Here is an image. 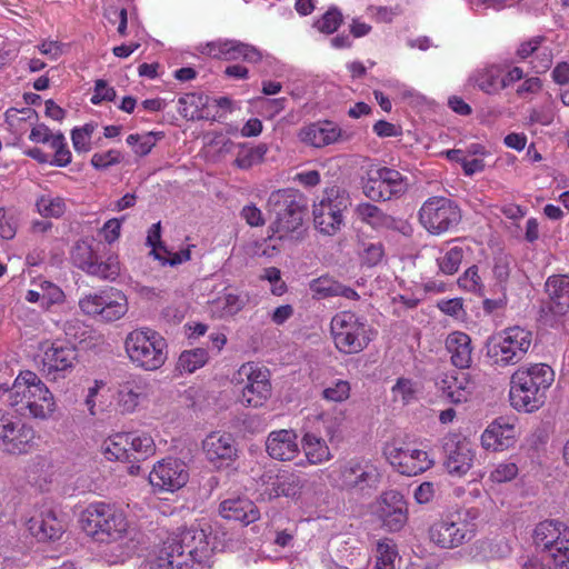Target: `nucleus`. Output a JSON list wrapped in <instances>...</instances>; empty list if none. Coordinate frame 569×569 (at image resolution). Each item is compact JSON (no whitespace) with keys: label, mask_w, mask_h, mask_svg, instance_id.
<instances>
[{"label":"nucleus","mask_w":569,"mask_h":569,"mask_svg":"<svg viewBox=\"0 0 569 569\" xmlns=\"http://www.w3.org/2000/svg\"><path fill=\"white\" fill-rule=\"evenodd\" d=\"M83 530L94 541L117 545L119 553L114 562H123L136 551L139 530L130 515L129 506L113 502L94 501L89 503L81 515Z\"/></svg>","instance_id":"obj_1"},{"label":"nucleus","mask_w":569,"mask_h":569,"mask_svg":"<svg viewBox=\"0 0 569 569\" xmlns=\"http://www.w3.org/2000/svg\"><path fill=\"white\" fill-rule=\"evenodd\" d=\"M214 549L211 527L208 523L190 528L167 537L158 547L150 569H183L194 563L208 562Z\"/></svg>","instance_id":"obj_2"},{"label":"nucleus","mask_w":569,"mask_h":569,"mask_svg":"<svg viewBox=\"0 0 569 569\" xmlns=\"http://www.w3.org/2000/svg\"><path fill=\"white\" fill-rule=\"evenodd\" d=\"M8 393V403L21 416L37 420H49L57 411L53 393L32 371H21L12 387L0 386V399Z\"/></svg>","instance_id":"obj_3"},{"label":"nucleus","mask_w":569,"mask_h":569,"mask_svg":"<svg viewBox=\"0 0 569 569\" xmlns=\"http://www.w3.org/2000/svg\"><path fill=\"white\" fill-rule=\"evenodd\" d=\"M553 381L555 371L547 363L536 362L518 367L510 377L511 406L518 411H537L545 405L547 391Z\"/></svg>","instance_id":"obj_4"},{"label":"nucleus","mask_w":569,"mask_h":569,"mask_svg":"<svg viewBox=\"0 0 569 569\" xmlns=\"http://www.w3.org/2000/svg\"><path fill=\"white\" fill-rule=\"evenodd\" d=\"M532 331L521 326H510L488 337L485 350L491 366L508 368L520 363L532 346Z\"/></svg>","instance_id":"obj_5"},{"label":"nucleus","mask_w":569,"mask_h":569,"mask_svg":"<svg viewBox=\"0 0 569 569\" xmlns=\"http://www.w3.org/2000/svg\"><path fill=\"white\" fill-rule=\"evenodd\" d=\"M124 350L130 362L144 371L160 369L168 359L166 339L149 327L130 331L124 339Z\"/></svg>","instance_id":"obj_6"},{"label":"nucleus","mask_w":569,"mask_h":569,"mask_svg":"<svg viewBox=\"0 0 569 569\" xmlns=\"http://www.w3.org/2000/svg\"><path fill=\"white\" fill-rule=\"evenodd\" d=\"M330 333L336 349L343 355L361 352L375 338V330L367 319L352 311L336 313L330 322Z\"/></svg>","instance_id":"obj_7"},{"label":"nucleus","mask_w":569,"mask_h":569,"mask_svg":"<svg viewBox=\"0 0 569 569\" xmlns=\"http://www.w3.org/2000/svg\"><path fill=\"white\" fill-rule=\"evenodd\" d=\"M479 511L475 508L460 510L436 520L428 530L429 540L441 549H455L476 536L475 520Z\"/></svg>","instance_id":"obj_8"},{"label":"nucleus","mask_w":569,"mask_h":569,"mask_svg":"<svg viewBox=\"0 0 569 569\" xmlns=\"http://www.w3.org/2000/svg\"><path fill=\"white\" fill-rule=\"evenodd\" d=\"M232 385L239 402L246 408H260L272 395L270 371L253 361L239 367L232 377Z\"/></svg>","instance_id":"obj_9"},{"label":"nucleus","mask_w":569,"mask_h":569,"mask_svg":"<svg viewBox=\"0 0 569 569\" xmlns=\"http://www.w3.org/2000/svg\"><path fill=\"white\" fill-rule=\"evenodd\" d=\"M268 208L274 214L270 226L272 237L280 240L292 238L302 224L301 193L293 188L276 190L269 196Z\"/></svg>","instance_id":"obj_10"},{"label":"nucleus","mask_w":569,"mask_h":569,"mask_svg":"<svg viewBox=\"0 0 569 569\" xmlns=\"http://www.w3.org/2000/svg\"><path fill=\"white\" fill-rule=\"evenodd\" d=\"M381 473L378 466L370 459L353 458L338 461L330 467L328 479L331 486L342 490L363 491L376 488Z\"/></svg>","instance_id":"obj_11"},{"label":"nucleus","mask_w":569,"mask_h":569,"mask_svg":"<svg viewBox=\"0 0 569 569\" xmlns=\"http://www.w3.org/2000/svg\"><path fill=\"white\" fill-rule=\"evenodd\" d=\"M533 543L551 559L555 569H569V527L559 520H545L533 530Z\"/></svg>","instance_id":"obj_12"},{"label":"nucleus","mask_w":569,"mask_h":569,"mask_svg":"<svg viewBox=\"0 0 569 569\" xmlns=\"http://www.w3.org/2000/svg\"><path fill=\"white\" fill-rule=\"evenodd\" d=\"M350 199L345 190L338 187L327 188L318 202L313 203V221L316 228L332 236L345 223L343 212L349 207Z\"/></svg>","instance_id":"obj_13"},{"label":"nucleus","mask_w":569,"mask_h":569,"mask_svg":"<svg viewBox=\"0 0 569 569\" xmlns=\"http://www.w3.org/2000/svg\"><path fill=\"white\" fill-rule=\"evenodd\" d=\"M71 260L82 271L100 279L114 280L120 273L118 257L113 254L100 257L92 240H78L72 247Z\"/></svg>","instance_id":"obj_14"},{"label":"nucleus","mask_w":569,"mask_h":569,"mask_svg":"<svg viewBox=\"0 0 569 569\" xmlns=\"http://www.w3.org/2000/svg\"><path fill=\"white\" fill-rule=\"evenodd\" d=\"M80 310L90 317H99L112 322L121 319L128 311L126 295L114 288L84 295L79 300Z\"/></svg>","instance_id":"obj_15"},{"label":"nucleus","mask_w":569,"mask_h":569,"mask_svg":"<svg viewBox=\"0 0 569 569\" xmlns=\"http://www.w3.org/2000/svg\"><path fill=\"white\" fill-rule=\"evenodd\" d=\"M419 219L430 233L441 234L458 226L461 220V212L451 199L431 197L421 206Z\"/></svg>","instance_id":"obj_16"},{"label":"nucleus","mask_w":569,"mask_h":569,"mask_svg":"<svg viewBox=\"0 0 569 569\" xmlns=\"http://www.w3.org/2000/svg\"><path fill=\"white\" fill-rule=\"evenodd\" d=\"M387 461L401 475L417 476L430 469L435 461L430 455L412 445L392 441L383 447Z\"/></svg>","instance_id":"obj_17"},{"label":"nucleus","mask_w":569,"mask_h":569,"mask_svg":"<svg viewBox=\"0 0 569 569\" xmlns=\"http://www.w3.org/2000/svg\"><path fill=\"white\" fill-rule=\"evenodd\" d=\"M408 186V178L398 170L380 167L369 170L362 189L367 198L373 201H387L402 196Z\"/></svg>","instance_id":"obj_18"},{"label":"nucleus","mask_w":569,"mask_h":569,"mask_svg":"<svg viewBox=\"0 0 569 569\" xmlns=\"http://www.w3.org/2000/svg\"><path fill=\"white\" fill-rule=\"evenodd\" d=\"M36 446V430L20 418L0 411V450L11 455L30 452Z\"/></svg>","instance_id":"obj_19"},{"label":"nucleus","mask_w":569,"mask_h":569,"mask_svg":"<svg viewBox=\"0 0 569 569\" xmlns=\"http://www.w3.org/2000/svg\"><path fill=\"white\" fill-rule=\"evenodd\" d=\"M153 395V386L141 375H130L122 380L114 393V405L119 412L129 415L146 407Z\"/></svg>","instance_id":"obj_20"},{"label":"nucleus","mask_w":569,"mask_h":569,"mask_svg":"<svg viewBox=\"0 0 569 569\" xmlns=\"http://www.w3.org/2000/svg\"><path fill=\"white\" fill-rule=\"evenodd\" d=\"M189 480L187 465L177 458H166L153 465L149 472V483L154 491L174 492Z\"/></svg>","instance_id":"obj_21"},{"label":"nucleus","mask_w":569,"mask_h":569,"mask_svg":"<svg viewBox=\"0 0 569 569\" xmlns=\"http://www.w3.org/2000/svg\"><path fill=\"white\" fill-rule=\"evenodd\" d=\"M77 360L78 353L73 346L54 341L43 348L42 370L50 379L64 378L72 371Z\"/></svg>","instance_id":"obj_22"},{"label":"nucleus","mask_w":569,"mask_h":569,"mask_svg":"<svg viewBox=\"0 0 569 569\" xmlns=\"http://www.w3.org/2000/svg\"><path fill=\"white\" fill-rule=\"evenodd\" d=\"M382 526L391 532L400 531L408 521V507L403 496L397 490L381 495L375 510Z\"/></svg>","instance_id":"obj_23"},{"label":"nucleus","mask_w":569,"mask_h":569,"mask_svg":"<svg viewBox=\"0 0 569 569\" xmlns=\"http://www.w3.org/2000/svg\"><path fill=\"white\" fill-rule=\"evenodd\" d=\"M298 139L308 147L321 149L327 146L347 141L349 136L331 120H319L301 127Z\"/></svg>","instance_id":"obj_24"},{"label":"nucleus","mask_w":569,"mask_h":569,"mask_svg":"<svg viewBox=\"0 0 569 569\" xmlns=\"http://www.w3.org/2000/svg\"><path fill=\"white\" fill-rule=\"evenodd\" d=\"M27 530L39 541L58 540L64 532V522L50 507L34 508L26 522Z\"/></svg>","instance_id":"obj_25"},{"label":"nucleus","mask_w":569,"mask_h":569,"mask_svg":"<svg viewBox=\"0 0 569 569\" xmlns=\"http://www.w3.org/2000/svg\"><path fill=\"white\" fill-rule=\"evenodd\" d=\"M517 437L518 430L515 419L499 417L487 426L480 440L483 449L499 452L512 447Z\"/></svg>","instance_id":"obj_26"},{"label":"nucleus","mask_w":569,"mask_h":569,"mask_svg":"<svg viewBox=\"0 0 569 569\" xmlns=\"http://www.w3.org/2000/svg\"><path fill=\"white\" fill-rule=\"evenodd\" d=\"M447 471L452 476L461 477L472 467L475 450L472 445L466 438L459 435H451L445 441Z\"/></svg>","instance_id":"obj_27"},{"label":"nucleus","mask_w":569,"mask_h":569,"mask_svg":"<svg viewBox=\"0 0 569 569\" xmlns=\"http://www.w3.org/2000/svg\"><path fill=\"white\" fill-rule=\"evenodd\" d=\"M201 52L224 60L243 59L249 62H258L262 58L261 52L256 47L230 39L208 42L202 47Z\"/></svg>","instance_id":"obj_28"},{"label":"nucleus","mask_w":569,"mask_h":569,"mask_svg":"<svg viewBox=\"0 0 569 569\" xmlns=\"http://www.w3.org/2000/svg\"><path fill=\"white\" fill-rule=\"evenodd\" d=\"M202 450L208 461L216 467H221L233 461L237 457V448L230 433L211 432L202 441Z\"/></svg>","instance_id":"obj_29"},{"label":"nucleus","mask_w":569,"mask_h":569,"mask_svg":"<svg viewBox=\"0 0 569 569\" xmlns=\"http://www.w3.org/2000/svg\"><path fill=\"white\" fill-rule=\"evenodd\" d=\"M24 299L30 303L39 305L42 310L49 311L66 302V293L54 282L38 277L31 281V288L26 292Z\"/></svg>","instance_id":"obj_30"},{"label":"nucleus","mask_w":569,"mask_h":569,"mask_svg":"<svg viewBox=\"0 0 569 569\" xmlns=\"http://www.w3.org/2000/svg\"><path fill=\"white\" fill-rule=\"evenodd\" d=\"M266 450L272 459L279 461L295 459L300 452L296 431L292 429L271 431L266 440Z\"/></svg>","instance_id":"obj_31"},{"label":"nucleus","mask_w":569,"mask_h":569,"mask_svg":"<svg viewBox=\"0 0 569 569\" xmlns=\"http://www.w3.org/2000/svg\"><path fill=\"white\" fill-rule=\"evenodd\" d=\"M343 420L341 411L328 410L308 415L303 426L319 435L323 431L328 441L333 443L341 438Z\"/></svg>","instance_id":"obj_32"},{"label":"nucleus","mask_w":569,"mask_h":569,"mask_svg":"<svg viewBox=\"0 0 569 569\" xmlns=\"http://www.w3.org/2000/svg\"><path fill=\"white\" fill-rule=\"evenodd\" d=\"M222 518L239 521L249 525L260 518V512L256 505L242 496H231L223 499L219 507Z\"/></svg>","instance_id":"obj_33"},{"label":"nucleus","mask_w":569,"mask_h":569,"mask_svg":"<svg viewBox=\"0 0 569 569\" xmlns=\"http://www.w3.org/2000/svg\"><path fill=\"white\" fill-rule=\"evenodd\" d=\"M328 442L321 435L302 425L301 448L309 465H322L333 458Z\"/></svg>","instance_id":"obj_34"},{"label":"nucleus","mask_w":569,"mask_h":569,"mask_svg":"<svg viewBox=\"0 0 569 569\" xmlns=\"http://www.w3.org/2000/svg\"><path fill=\"white\" fill-rule=\"evenodd\" d=\"M438 388L453 403L466 402L473 392L475 386L467 373H445L437 382Z\"/></svg>","instance_id":"obj_35"},{"label":"nucleus","mask_w":569,"mask_h":569,"mask_svg":"<svg viewBox=\"0 0 569 569\" xmlns=\"http://www.w3.org/2000/svg\"><path fill=\"white\" fill-rule=\"evenodd\" d=\"M248 301L247 293L239 292L233 288H226L210 301L209 309L213 317L224 318L241 311Z\"/></svg>","instance_id":"obj_36"},{"label":"nucleus","mask_w":569,"mask_h":569,"mask_svg":"<svg viewBox=\"0 0 569 569\" xmlns=\"http://www.w3.org/2000/svg\"><path fill=\"white\" fill-rule=\"evenodd\" d=\"M505 69L499 63H486L480 66L469 77L470 83L486 94H498L502 90L501 74Z\"/></svg>","instance_id":"obj_37"},{"label":"nucleus","mask_w":569,"mask_h":569,"mask_svg":"<svg viewBox=\"0 0 569 569\" xmlns=\"http://www.w3.org/2000/svg\"><path fill=\"white\" fill-rule=\"evenodd\" d=\"M548 295V308L555 315H563L569 310V277L551 276L545 284Z\"/></svg>","instance_id":"obj_38"},{"label":"nucleus","mask_w":569,"mask_h":569,"mask_svg":"<svg viewBox=\"0 0 569 569\" xmlns=\"http://www.w3.org/2000/svg\"><path fill=\"white\" fill-rule=\"evenodd\" d=\"M446 348L456 368L466 369L470 367L472 362V346L471 339L467 333L453 331L448 335Z\"/></svg>","instance_id":"obj_39"},{"label":"nucleus","mask_w":569,"mask_h":569,"mask_svg":"<svg viewBox=\"0 0 569 569\" xmlns=\"http://www.w3.org/2000/svg\"><path fill=\"white\" fill-rule=\"evenodd\" d=\"M38 213L43 218H61L67 209V199L62 196L44 190L36 200Z\"/></svg>","instance_id":"obj_40"},{"label":"nucleus","mask_w":569,"mask_h":569,"mask_svg":"<svg viewBox=\"0 0 569 569\" xmlns=\"http://www.w3.org/2000/svg\"><path fill=\"white\" fill-rule=\"evenodd\" d=\"M355 212L357 218L375 229H389L395 224V219L385 213L380 208L369 202L359 203Z\"/></svg>","instance_id":"obj_41"},{"label":"nucleus","mask_w":569,"mask_h":569,"mask_svg":"<svg viewBox=\"0 0 569 569\" xmlns=\"http://www.w3.org/2000/svg\"><path fill=\"white\" fill-rule=\"evenodd\" d=\"M208 103V97L199 92H189L178 99V112L188 120L203 118V108Z\"/></svg>","instance_id":"obj_42"},{"label":"nucleus","mask_w":569,"mask_h":569,"mask_svg":"<svg viewBox=\"0 0 569 569\" xmlns=\"http://www.w3.org/2000/svg\"><path fill=\"white\" fill-rule=\"evenodd\" d=\"M129 436L127 432H117L103 440L101 450L103 456L110 460H127L129 458Z\"/></svg>","instance_id":"obj_43"},{"label":"nucleus","mask_w":569,"mask_h":569,"mask_svg":"<svg viewBox=\"0 0 569 569\" xmlns=\"http://www.w3.org/2000/svg\"><path fill=\"white\" fill-rule=\"evenodd\" d=\"M163 138V132L149 131L142 134L131 133L127 137V143L132 147L133 152L140 157L149 154L157 141Z\"/></svg>","instance_id":"obj_44"},{"label":"nucleus","mask_w":569,"mask_h":569,"mask_svg":"<svg viewBox=\"0 0 569 569\" xmlns=\"http://www.w3.org/2000/svg\"><path fill=\"white\" fill-rule=\"evenodd\" d=\"M208 361V352L202 348L183 351L178 359L177 369L180 373H192Z\"/></svg>","instance_id":"obj_45"},{"label":"nucleus","mask_w":569,"mask_h":569,"mask_svg":"<svg viewBox=\"0 0 569 569\" xmlns=\"http://www.w3.org/2000/svg\"><path fill=\"white\" fill-rule=\"evenodd\" d=\"M463 256L465 250L460 246H452L442 250L440 256L437 258L440 271L445 274L456 273L462 262Z\"/></svg>","instance_id":"obj_46"},{"label":"nucleus","mask_w":569,"mask_h":569,"mask_svg":"<svg viewBox=\"0 0 569 569\" xmlns=\"http://www.w3.org/2000/svg\"><path fill=\"white\" fill-rule=\"evenodd\" d=\"M49 147L54 151L53 158L50 161L51 166L63 168L71 163L72 154L67 139L61 131L54 133V138L49 143Z\"/></svg>","instance_id":"obj_47"},{"label":"nucleus","mask_w":569,"mask_h":569,"mask_svg":"<svg viewBox=\"0 0 569 569\" xmlns=\"http://www.w3.org/2000/svg\"><path fill=\"white\" fill-rule=\"evenodd\" d=\"M281 481V472L268 470L263 472L258 481V491L262 500H272L280 497L278 483Z\"/></svg>","instance_id":"obj_48"},{"label":"nucleus","mask_w":569,"mask_h":569,"mask_svg":"<svg viewBox=\"0 0 569 569\" xmlns=\"http://www.w3.org/2000/svg\"><path fill=\"white\" fill-rule=\"evenodd\" d=\"M398 552L392 540L385 539L377 543L375 569H396Z\"/></svg>","instance_id":"obj_49"},{"label":"nucleus","mask_w":569,"mask_h":569,"mask_svg":"<svg viewBox=\"0 0 569 569\" xmlns=\"http://www.w3.org/2000/svg\"><path fill=\"white\" fill-rule=\"evenodd\" d=\"M96 126L93 123H86L82 127H76L71 131V141L76 152L84 153L91 150V139Z\"/></svg>","instance_id":"obj_50"},{"label":"nucleus","mask_w":569,"mask_h":569,"mask_svg":"<svg viewBox=\"0 0 569 569\" xmlns=\"http://www.w3.org/2000/svg\"><path fill=\"white\" fill-rule=\"evenodd\" d=\"M458 286L465 291L478 295L480 297L485 296V287L481 277L479 276L477 266L469 267L458 278Z\"/></svg>","instance_id":"obj_51"},{"label":"nucleus","mask_w":569,"mask_h":569,"mask_svg":"<svg viewBox=\"0 0 569 569\" xmlns=\"http://www.w3.org/2000/svg\"><path fill=\"white\" fill-rule=\"evenodd\" d=\"M350 393V382L347 380L337 379L322 390L321 397L330 402H345L349 399Z\"/></svg>","instance_id":"obj_52"},{"label":"nucleus","mask_w":569,"mask_h":569,"mask_svg":"<svg viewBox=\"0 0 569 569\" xmlns=\"http://www.w3.org/2000/svg\"><path fill=\"white\" fill-rule=\"evenodd\" d=\"M342 23V13L337 7H331L316 22L315 28L325 34H331Z\"/></svg>","instance_id":"obj_53"},{"label":"nucleus","mask_w":569,"mask_h":569,"mask_svg":"<svg viewBox=\"0 0 569 569\" xmlns=\"http://www.w3.org/2000/svg\"><path fill=\"white\" fill-rule=\"evenodd\" d=\"M305 480L295 473L281 472V481L278 483L280 497L296 499L300 496Z\"/></svg>","instance_id":"obj_54"},{"label":"nucleus","mask_w":569,"mask_h":569,"mask_svg":"<svg viewBox=\"0 0 569 569\" xmlns=\"http://www.w3.org/2000/svg\"><path fill=\"white\" fill-rule=\"evenodd\" d=\"M391 392L395 401H400L403 405H407L416 398L418 386L410 379L399 378L392 387Z\"/></svg>","instance_id":"obj_55"},{"label":"nucleus","mask_w":569,"mask_h":569,"mask_svg":"<svg viewBox=\"0 0 569 569\" xmlns=\"http://www.w3.org/2000/svg\"><path fill=\"white\" fill-rule=\"evenodd\" d=\"M127 436L130 437V439H128L129 451H134L146 457L154 452V441L150 435L127 432Z\"/></svg>","instance_id":"obj_56"},{"label":"nucleus","mask_w":569,"mask_h":569,"mask_svg":"<svg viewBox=\"0 0 569 569\" xmlns=\"http://www.w3.org/2000/svg\"><path fill=\"white\" fill-rule=\"evenodd\" d=\"M339 282L330 277H319L310 282V290L318 299L337 296Z\"/></svg>","instance_id":"obj_57"},{"label":"nucleus","mask_w":569,"mask_h":569,"mask_svg":"<svg viewBox=\"0 0 569 569\" xmlns=\"http://www.w3.org/2000/svg\"><path fill=\"white\" fill-rule=\"evenodd\" d=\"M518 466L511 461H503L493 467L489 475L492 483H503L513 480L518 475Z\"/></svg>","instance_id":"obj_58"},{"label":"nucleus","mask_w":569,"mask_h":569,"mask_svg":"<svg viewBox=\"0 0 569 569\" xmlns=\"http://www.w3.org/2000/svg\"><path fill=\"white\" fill-rule=\"evenodd\" d=\"M262 281L270 283V291L274 296H282L287 292V284L281 278V271L276 267H268L260 274Z\"/></svg>","instance_id":"obj_59"},{"label":"nucleus","mask_w":569,"mask_h":569,"mask_svg":"<svg viewBox=\"0 0 569 569\" xmlns=\"http://www.w3.org/2000/svg\"><path fill=\"white\" fill-rule=\"evenodd\" d=\"M147 246L151 247L150 254L154 259H161V252L169 253V250L161 241V222L153 223L147 234Z\"/></svg>","instance_id":"obj_60"},{"label":"nucleus","mask_w":569,"mask_h":569,"mask_svg":"<svg viewBox=\"0 0 569 569\" xmlns=\"http://www.w3.org/2000/svg\"><path fill=\"white\" fill-rule=\"evenodd\" d=\"M122 160L121 151L117 149H110L104 152H96L91 157V164L97 170H104L111 166L120 163Z\"/></svg>","instance_id":"obj_61"},{"label":"nucleus","mask_w":569,"mask_h":569,"mask_svg":"<svg viewBox=\"0 0 569 569\" xmlns=\"http://www.w3.org/2000/svg\"><path fill=\"white\" fill-rule=\"evenodd\" d=\"M383 256V246L380 242H370L365 244L361 260L363 263L373 267L382 260Z\"/></svg>","instance_id":"obj_62"},{"label":"nucleus","mask_w":569,"mask_h":569,"mask_svg":"<svg viewBox=\"0 0 569 569\" xmlns=\"http://www.w3.org/2000/svg\"><path fill=\"white\" fill-rule=\"evenodd\" d=\"M116 98V90L104 80H97L94 91L90 99L92 104H100L103 101H112Z\"/></svg>","instance_id":"obj_63"},{"label":"nucleus","mask_w":569,"mask_h":569,"mask_svg":"<svg viewBox=\"0 0 569 569\" xmlns=\"http://www.w3.org/2000/svg\"><path fill=\"white\" fill-rule=\"evenodd\" d=\"M63 331L66 336L74 342L83 341L88 333L87 327L79 319H71L66 321L63 325Z\"/></svg>","instance_id":"obj_64"}]
</instances>
